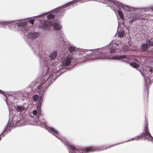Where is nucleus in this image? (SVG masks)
<instances>
[{
  "mask_svg": "<svg viewBox=\"0 0 153 153\" xmlns=\"http://www.w3.org/2000/svg\"><path fill=\"white\" fill-rule=\"evenodd\" d=\"M68 146V149L69 150V153H83V152H90L97 151L98 150H103L108 148H102L101 147L98 148H95L93 147H86L82 150H79L77 149L75 147L72 145H70L69 143L67 144Z\"/></svg>",
  "mask_w": 153,
  "mask_h": 153,
  "instance_id": "nucleus-1",
  "label": "nucleus"
},
{
  "mask_svg": "<svg viewBox=\"0 0 153 153\" xmlns=\"http://www.w3.org/2000/svg\"><path fill=\"white\" fill-rule=\"evenodd\" d=\"M102 50V53L103 56V59L110 58L115 59V56L111 57L110 55L114 53L115 51V43L112 41L108 45L102 48H100Z\"/></svg>",
  "mask_w": 153,
  "mask_h": 153,
  "instance_id": "nucleus-2",
  "label": "nucleus"
},
{
  "mask_svg": "<svg viewBox=\"0 0 153 153\" xmlns=\"http://www.w3.org/2000/svg\"><path fill=\"white\" fill-rule=\"evenodd\" d=\"M53 26V29L55 30H60L61 28L60 26L57 23H52V22L48 20L43 21H42L41 23V26L45 29L50 28L52 26Z\"/></svg>",
  "mask_w": 153,
  "mask_h": 153,
  "instance_id": "nucleus-3",
  "label": "nucleus"
},
{
  "mask_svg": "<svg viewBox=\"0 0 153 153\" xmlns=\"http://www.w3.org/2000/svg\"><path fill=\"white\" fill-rule=\"evenodd\" d=\"M76 59V62H82L83 61L82 59L83 58L82 56L79 55V57L75 58L74 56H72L71 54H69L68 56L63 60L62 61L63 64L65 66H68L71 63L72 59Z\"/></svg>",
  "mask_w": 153,
  "mask_h": 153,
  "instance_id": "nucleus-4",
  "label": "nucleus"
},
{
  "mask_svg": "<svg viewBox=\"0 0 153 153\" xmlns=\"http://www.w3.org/2000/svg\"><path fill=\"white\" fill-rule=\"evenodd\" d=\"M145 127L141 134L137 137H136L133 138V140H138L141 139L142 137H144L146 138V136L148 137V139H153V137L150 134L149 131L147 123L145 125ZM148 139V138H147Z\"/></svg>",
  "mask_w": 153,
  "mask_h": 153,
  "instance_id": "nucleus-5",
  "label": "nucleus"
},
{
  "mask_svg": "<svg viewBox=\"0 0 153 153\" xmlns=\"http://www.w3.org/2000/svg\"><path fill=\"white\" fill-rule=\"evenodd\" d=\"M45 76H43L42 78V80L43 81L42 82L40 83L39 86H38L37 87L38 89H40V91L44 92L48 88V86L50 85L51 83H50L49 84L48 83V79H50L49 77L46 78V80H45Z\"/></svg>",
  "mask_w": 153,
  "mask_h": 153,
  "instance_id": "nucleus-6",
  "label": "nucleus"
},
{
  "mask_svg": "<svg viewBox=\"0 0 153 153\" xmlns=\"http://www.w3.org/2000/svg\"><path fill=\"white\" fill-rule=\"evenodd\" d=\"M102 50L100 48L95 50L92 53V58L96 59H103L102 56Z\"/></svg>",
  "mask_w": 153,
  "mask_h": 153,
  "instance_id": "nucleus-7",
  "label": "nucleus"
},
{
  "mask_svg": "<svg viewBox=\"0 0 153 153\" xmlns=\"http://www.w3.org/2000/svg\"><path fill=\"white\" fill-rule=\"evenodd\" d=\"M98 1L105 3L113 10H115V1L114 0H98Z\"/></svg>",
  "mask_w": 153,
  "mask_h": 153,
  "instance_id": "nucleus-8",
  "label": "nucleus"
},
{
  "mask_svg": "<svg viewBox=\"0 0 153 153\" xmlns=\"http://www.w3.org/2000/svg\"><path fill=\"white\" fill-rule=\"evenodd\" d=\"M69 51L70 53L69 54H71L72 56H74L75 58H76V56H75V55L76 54V53L78 52V51L76 50L75 48L73 47H70L69 48Z\"/></svg>",
  "mask_w": 153,
  "mask_h": 153,
  "instance_id": "nucleus-9",
  "label": "nucleus"
},
{
  "mask_svg": "<svg viewBox=\"0 0 153 153\" xmlns=\"http://www.w3.org/2000/svg\"><path fill=\"white\" fill-rule=\"evenodd\" d=\"M39 36V34L36 32L30 33L28 34V37L30 39H34L38 37Z\"/></svg>",
  "mask_w": 153,
  "mask_h": 153,
  "instance_id": "nucleus-10",
  "label": "nucleus"
},
{
  "mask_svg": "<svg viewBox=\"0 0 153 153\" xmlns=\"http://www.w3.org/2000/svg\"><path fill=\"white\" fill-rule=\"evenodd\" d=\"M149 48L146 43H142L140 46V50L142 51H147Z\"/></svg>",
  "mask_w": 153,
  "mask_h": 153,
  "instance_id": "nucleus-11",
  "label": "nucleus"
},
{
  "mask_svg": "<svg viewBox=\"0 0 153 153\" xmlns=\"http://www.w3.org/2000/svg\"><path fill=\"white\" fill-rule=\"evenodd\" d=\"M146 43L148 45V46H153V38L150 39H147L146 40Z\"/></svg>",
  "mask_w": 153,
  "mask_h": 153,
  "instance_id": "nucleus-12",
  "label": "nucleus"
},
{
  "mask_svg": "<svg viewBox=\"0 0 153 153\" xmlns=\"http://www.w3.org/2000/svg\"><path fill=\"white\" fill-rule=\"evenodd\" d=\"M124 31L123 30H121L120 31L118 30L117 34L118 35L119 37L123 38L124 37Z\"/></svg>",
  "mask_w": 153,
  "mask_h": 153,
  "instance_id": "nucleus-13",
  "label": "nucleus"
},
{
  "mask_svg": "<svg viewBox=\"0 0 153 153\" xmlns=\"http://www.w3.org/2000/svg\"><path fill=\"white\" fill-rule=\"evenodd\" d=\"M47 18L48 19L49 21H50V20H53L55 17V16L54 15L52 14H50L48 15L47 16Z\"/></svg>",
  "mask_w": 153,
  "mask_h": 153,
  "instance_id": "nucleus-14",
  "label": "nucleus"
},
{
  "mask_svg": "<svg viewBox=\"0 0 153 153\" xmlns=\"http://www.w3.org/2000/svg\"><path fill=\"white\" fill-rule=\"evenodd\" d=\"M50 130L53 133V134H54L56 135L59 134V132L58 131L53 128L50 127Z\"/></svg>",
  "mask_w": 153,
  "mask_h": 153,
  "instance_id": "nucleus-15",
  "label": "nucleus"
},
{
  "mask_svg": "<svg viewBox=\"0 0 153 153\" xmlns=\"http://www.w3.org/2000/svg\"><path fill=\"white\" fill-rule=\"evenodd\" d=\"M25 109V108L23 106H18L16 108V110L18 112H21Z\"/></svg>",
  "mask_w": 153,
  "mask_h": 153,
  "instance_id": "nucleus-16",
  "label": "nucleus"
},
{
  "mask_svg": "<svg viewBox=\"0 0 153 153\" xmlns=\"http://www.w3.org/2000/svg\"><path fill=\"white\" fill-rule=\"evenodd\" d=\"M137 19H143L146 20L148 19V17H143V15L139 16L137 17H136Z\"/></svg>",
  "mask_w": 153,
  "mask_h": 153,
  "instance_id": "nucleus-17",
  "label": "nucleus"
},
{
  "mask_svg": "<svg viewBox=\"0 0 153 153\" xmlns=\"http://www.w3.org/2000/svg\"><path fill=\"white\" fill-rule=\"evenodd\" d=\"M118 13L119 15V16L120 18L122 19H123L124 17V15L123 13L120 10H118Z\"/></svg>",
  "mask_w": 153,
  "mask_h": 153,
  "instance_id": "nucleus-18",
  "label": "nucleus"
},
{
  "mask_svg": "<svg viewBox=\"0 0 153 153\" xmlns=\"http://www.w3.org/2000/svg\"><path fill=\"white\" fill-rule=\"evenodd\" d=\"M130 64L131 66L134 68H137L139 67V65L136 63H130Z\"/></svg>",
  "mask_w": 153,
  "mask_h": 153,
  "instance_id": "nucleus-19",
  "label": "nucleus"
},
{
  "mask_svg": "<svg viewBox=\"0 0 153 153\" xmlns=\"http://www.w3.org/2000/svg\"><path fill=\"white\" fill-rule=\"evenodd\" d=\"M57 56L56 53L55 52L52 53L50 55V57L51 59H53L55 58Z\"/></svg>",
  "mask_w": 153,
  "mask_h": 153,
  "instance_id": "nucleus-20",
  "label": "nucleus"
},
{
  "mask_svg": "<svg viewBox=\"0 0 153 153\" xmlns=\"http://www.w3.org/2000/svg\"><path fill=\"white\" fill-rule=\"evenodd\" d=\"M39 96L37 95H34L32 97L33 101L35 102H36L37 101Z\"/></svg>",
  "mask_w": 153,
  "mask_h": 153,
  "instance_id": "nucleus-21",
  "label": "nucleus"
},
{
  "mask_svg": "<svg viewBox=\"0 0 153 153\" xmlns=\"http://www.w3.org/2000/svg\"><path fill=\"white\" fill-rule=\"evenodd\" d=\"M127 57V56L125 55H122L121 56H115V59H125Z\"/></svg>",
  "mask_w": 153,
  "mask_h": 153,
  "instance_id": "nucleus-22",
  "label": "nucleus"
},
{
  "mask_svg": "<svg viewBox=\"0 0 153 153\" xmlns=\"http://www.w3.org/2000/svg\"><path fill=\"white\" fill-rule=\"evenodd\" d=\"M7 131V129H5L3 131L2 133L0 135V137H4V136L5 134H6V131Z\"/></svg>",
  "mask_w": 153,
  "mask_h": 153,
  "instance_id": "nucleus-23",
  "label": "nucleus"
},
{
  "mask_svg": "<svg viewBox=\"0 0 153 153\" xmlns=\"http://www.w3.org/2000/svg\"><path fill=\"white\" fill-rule=\"evenodd\" d=\"M115 5L117 6L118 7V5H119L120 7H122L123 6V5L120 3H119V2H117V1H115Z\"/></svg>",
  "mask_w": 153,
  "mask_h": 153,
  "instance_id": "nucleus-24",
  "label": "nucleus"
},
{
  "mask_svg": "<svg viewBox=\"0 0 153 153\" xmlns=\"http://www.w3.org/2000/svg\"><path fill=\"white\" fill-rule=\"evenodd\" d=\"M39 89V91H40V93L42 92V94H41V96H40V101H42L43 100V97H42V95H43V94H44V93L45 92V91L44 92H42L41 91H40V89Z\"/></svg>",
  "mask_w": 153,
  "mask_h": 153,
  "instance_id": "nucleus-25",
  "label": "nucleus"
},
{
  "mask_svg": "<svg viewBox=\"0 0 153 153\" xmlns=\"http://www.w3.org/2000/svg\"><path fill=\"white\" fill-rule=\"evenodd\" d=\"M35 21V19H30L29 21V22L33 25V24L34 22Z\"/></svg>",
  "mask_w": 153,
  "mask_h": 153,
  "instance_id": "nucleus-26",
  "label": "nucleus"
},
{
  "mask_svg": "<svg viewBox=\"0 0 153 153\" xmlns=\"http://www.w3.org/2000/svg\"><path fill=\"white\" fill-rule=\"evenodd\" d=\"M129 48L128 46H126L123 49L124 51H127L128 50Z\"/></svg>",
  "mask_w": 153,
  "mask_h": 153,
  "instance_id": "nucleus-27",
  "label": "nucleus"
},
{
  "mask_svg": "<svg viewBox=\"0 0 153 153\" xmlns=\"http://www.w3.org/2000/svg\"><path fill=\"white\" fill-rule=\"evenodd\" d=\"M137 20L136 18H135L132 19L130 21V22L131 23H132L134 21H135Z\"/></svg>",
  "mask_w": 153,
  "mask_h": 153,
  "instance_id": "nucleus-28",
  "label": "nucleus"
},
{
  "mask_svg": "<svg viewBox=\"0 0 153 153\" xmlns=\"http://www.w3.org/2000/svg\"><path fill=\"white\" fill-rule=\"evenodd\" d=\"M33 113L34 115H36L37 114V111L36 110H34L33 111Z\"/></svg>",
  "mask_w": 153,
  "mask_h": 153,
  "instance_id": "nucleus-29",
  "label": "nucleus"
},
{
  "mask_svg": "<svg viewBox=\"0 0 153 153\" xmlns=\"http://www.w3.org/2000/svg\"><path fill=\"white\" fill-rule=\"evenodd\" d=\"M148 83L147 82V81H146L145 82V85L146 87V89H148L147 87H148Z\"/></svg>",
  "mask_w": 153,
  "mask_h": 153,
  "instance_id": "nucleus-30",
  "label": "nucleus"
},
{
  "mask_svg": "<svg viewBox=\"0 0 153 153\" xmlns=\"http://www.w3.org/2000/svg\"><path fill=\"white\" fill-rule=\"evenodd\" d=\"M143 17H148V18H149L148 16L146 14H144L143 15Z\"/></svg>",
  "mask_w": 153,
  "mask_h": 153,
  "instance_id": "nucleus-31",
  "label": "nucleus"
},
{
  "mask_svg": "<svg viewBox=\"0 0 153 153\" xmlns=\"http://www.w3.org/2000/svg\"><path fill=\"white\" fill-rule=\"evenodd\" d=\"M4 92L3 91H1V90H0V93H1V94H3V92Z\"/></svg>",
  "mask_w": 153,
  "mask_h": 153,
  "instance_id": "nucleus-32",
  "label": "nucleus"
},
{
  "mask_svg": "<svg viewBox=\"0 0 153 153\" xmlns=\"http://www.w3.org/2000/svg\"><path fill=\"white\" fill-rule=\"evenodd\" d=\"M148 94H149V91H148H148H147V97H148Z\"/></svg>",
  "mask_w": 153,
  "mask_h": 153,
  "instance_id": "nucleus-33",
  "label": "nucleus"
},
{
  "mask_svg": "<svg viewBox=\"0 0 153 153\" xmlns=\"http://www.w3.org/2000/svg\"><path fill=\"white\" fill-rule=\"evenodd\" d=\"M149 140H152V141H153V139H149Z\"/></svg>",
  "mask_w": 153,
  "mask_h": 153,
  "instance_id": "nucleus-34",
  "label": "nucleus"
},
{
  "mask_svg": "<svg viewBox=\"0 0 153 153\" xmlns=\"http://www.w3.org/2000/svg\"><path fill=\"white\" fill-rule=\"evenodd\" d=\"M109 146V147H108V148H110V147L111 146Z\"/></svg>",
  "mask_w": 153,
  "mask_h": 153,
  "instance_id": "nucleus-35",
  "label": "nucleus"
},
{
  "mask_svg": "<svg viewBox=\"0 0 153 153\" xmlns=\"http://www.w3.org/2000/svg\"><path fill=\"white\" fill-rule=\"evenodd\" d=\"M1 137H0V140H1Z\"/></svg>",
  "mask_w": 153,
  "mask_h": 153,
  "instance_id": "nucleus-36",
  "label": "nucleus"
},
{
  "mask_svg": "<svg viewBox=\"0 0 153 153\" xmlns=\"http://www.w3.org/2000/svg\"><path fill=\"white\" fill-rule=\"evenodd\" d=\"M50 28H48V29H47L48 30H49H49H50V29H49Z\"/></svg>",
  "mask_w": 153,
  "mask_h": 153,
  "instance_id": "nucleus-37",
  "label": "nucleus"
},
{
  "mask_svg": "<svg viewBox=\"0 0 153 153\" xmlns=\"http://www.w3.org/2000/svg\"><path fill=\"white\" fill-rule=\"evenodd\" d=\"M61 11H62V10H63V9H61Z\"/></svg>",
  "mask_w": 153,
  "mask_h": 153,
  "instance_id": "nucleus-38",
  "label": "nucleus"
},
{
  "mask_svg": "<svg viewBox=\"0 0 153 153\" xmlns=\"http://www.w3.org/2000/svg\"><path fill=\"white\" fill-rule=\"evenodd\" d=\"M117 144H115V145H117Z\"/></svg>",
  "mask_w": 153,
  "mask_h": 153,
  "instance_id": "nucleus-39",
  "label": "nucleus"
},
{
  "mask_svg": "<svg viewBox=\"0 0 153 153\" xmlns=\"http://www.w3.org/2000/svg\"><path fill=\"white\" fill-rule=\"evenodd\" d=\"M152 62H153V60L152 61Z\"/></svg>",
  "mask_w": 153,
  "mask_h": 153,
  "instance_id": "nucleus-40",
  "label": "nucleus"
}]
</instances>
